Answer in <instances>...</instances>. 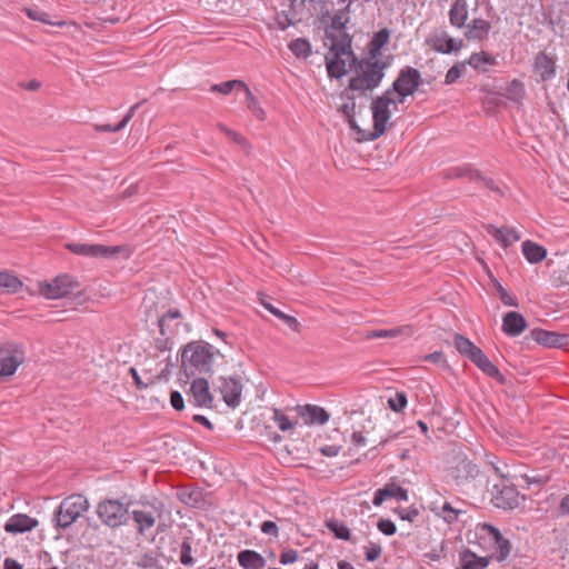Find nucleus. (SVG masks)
<instances>
[{"instance_id": "aec40b11", "label": "nucleus", "mask_w": 569, "mask_h": 569, "mask_svg": "<svg viewBox=\"0 0 569 569\" xmlns=\"http://www.w3.org/2000/svg\"><path fill=\"white\" fill-rule=\"evenodd\" d=\"M527 328V322L522 315L516 311H509L502 319V331L509 337H517Z\"/></svg>"}, {"instance_id": "0eeeda50", "label": "nucleus", "mask_w": 569, "mask_h": 569, "mask_svg": "<svg viewBox=\"0 0 569 569\" xmlns=\"http://www.w3.org/2000/svg\"><path fill=\"white\" fill-rule=\"evenodd\" d=\"M491 501L500 509H515L519 506L520 495L516 486L509 480H499L491 490Z\"/></svg>"}, {"instance_id": "1a4fd4ad", "label": "nucleus", "mask_w": 569, "mask_h": 569, "mask_svg": "<svg viewBox=\"0 0 569 569\" xmlns=\"http://www.w3.org/2000/svg\"><path fill=\"white\" fill-rule=\"evenodd\" d=\"M77 282L69 274H61L56 277L51 282L40 283V293L47 299H59L69 295Z\"/></svg>"}, {"instance_id": "4be33fe9", "label": "nucleus", "mask_w": 569, "mask_h": 569, "mask_svg": "<svg viewBox=\"0 0 569 569\" xmlns=\"http://www.w3.org/2000/svg\"><path fill=\"white\" fill-rule=\"evenodd\" d=\"M492 556L479 557L473 551L466 549L459 555L458 569H485Z\"/></svg>"}, {"instance_id": "f03ea898", "label": "nucleus", "mask_w": 569, "mask_h": 569, "mask_svg": "<svg viewBox=\"0 0 569 569\" xmlns=\"http://www.w3.org/2000/svg\"><path fill=\"white\" fill-rule=\"evenodd\" d=\"M327 39L330 40L329 53L326 56V66L330 78H341L347 73V61L350 59V68L357 63V58L351 50V41L348 37L338 39L327 31Z\"/></svg>"}, {"instance_id": "4c0bfd02", "label": "nucleus", "mask_w": 569, "mask_h": 569, "mask_svg": "<svg viewBox=\"0 0 569 569\" xmlns=\"http://www.w3.org/2000/svg\"><path fill=\"white\" fill-rule=\"evenodd\" d=\"M243 92H244V96H246L247 108L252 112V114L257 119H259L261 121L264 120L266 119V112L261 108L258 99L253 96V93L251 92V90L249 89L248 86L244 87Z\"/></svg>"}, {"instance_id": "5701e85b", "label": "nucleus", "mask_w": 569, "mask_h": 569, "mask_svg": "<svg viewBox=\"0 0 569 569\" xmlns=\"http://www.w3.org/2000/svg\"><path fill=\"white\" fill-rule=\"evenodd\" d=\"M181 319V312L178 309H171L157 319L161 336L169 337L174 333Z\"/></svg>"}, {"instance_id": "680f3d73", "label": "nucleus", "mask_w": 569, "mask_h": 569, "mask_svg": "<svg viewBox=\"0 0 569 569\" xmlns=\"http://www.w3.org/2000/svg\"><path fill=\"white\" fill-rule=\"evenodd\" d=\"M170 403L178 411H181L184 408L183 397L179 391L171 392Z\"/></svg>"}, {"instance_id": "e2e57ef3", "label": "nucleus", "mask_w": 569, "mask_h": 569, "mask_svg": "<svg viewBox=\"0 0 569 569\" xmlns=\"http://www.w3.org/2000/svg\"><path fill=\"white\" fill-rule=\"evenodd\" d=\"M278 318L281 319L282 321H284L286 325L293 331H296V332L300 331V323L295 317L281 312Z\"/></svg>"}, {"instance_id": "a878e982", "label": "nucleus", "mask_w": 569, "mask_h": 569, "mask_svg": "<svg viewBox=\"0 0 569 569\" xmlns=\"http://www.w3.org/2000/svg\"><path fill=\"white\" fill-rule=\"evenodd\" d=\"M468 19V4L466 0H455L450 11L449 21L450 24L456 28H462L466 26Z\"/></svg>"}, {"instance_id": "49530a36", "label": "nucleus", "mask_w": 569, "mask_h": 569, "mask_svg": "<svg viewBox=\"0 0 569 569\" xmlns=\"http://www.w3.org/2000/svg\"><path fill=\"white\" fill-rule=\"evenodd\" d=\"M218 128L220 131H222L224 134H227V137H229L233 142L238 143L239 146H241L243 149H246L247 151H249L250 149V143L248 142V140L241 136L240 133L227 128L224 124L222 123H219L218 124Z\"/></svg>"}, {"instance_id": "473e14b6", "label": "nucleus", "mask_w": 569, "mask_h": 569, "mask_svg": "<svg viewBox=\"0 0 569 569\" xmlns=\"http://www.w3.org/2000/svg\"><path fill=\"white\" fill-rule=\"evenodd\" d=\"M388 40L389 31L387 29H381L375 33L369 43V54L371 59L377 60V57L380 54V50L387 44Z\"/></svg>"}, {"instance_id": "6ab92c4d", "label": "nucleus", "mask_w": 569, "mask_h": 569, "mask_svg": "<svg viewBox=\"0 0 569 569\" xmlns=\"http://www.w3.org/2000/svg\"><path fill=\"white\" fill-rule=\"evenodd\" d=\"M487 232L495 238L503 248H508L513 242L520 240V233L510 227H495L493 224L486 226Z\"/></svg>"}, {"instance_id": "dca6fc26", "label": "nucleus", "mask_w": 569, "mask_h": 569, "mask_svg": "<svg viewBox=\"0 0 569 569\" xmlns=\"http://www.w3.org/2000/svg\"><path fill=\"white\" fill-rule=\"evenodd\" d=\"M38 526V520L24 513H17L9 518L4 530L9 533H23L31 531Z\"/></svg>"}, {"instance_id": "2eb2a0df", "label": "nucleus", "mask_w": 569, "mask_h": 569, "mask_svg": "<svg viewBox=\"0 0 569 569\" xmlns=\"http://www.w3.org/2000/svg\"><path fill=\"white\" fill-rule=\"evenodd\" d=\"M64 248L74 254L87 258H107V246L104 244L68 242Z\"/></svg>"}, {"instance_id": "72a5a7b5", "label": "nucleus", "mask_w": 569, "mask_h": 569, "mask_svg": "<svg viewBox=\"0 0 569 569\" xmlns=\"http://www.w3.org/2000/svg\"><path fill=\"white\" fill-rule=\"evenodd\" d=\"M22 287L20 279L10 272H0V292L14 293Z\"/></svg>"}, {"instance_id": "7c9ffc66", "label": "nucleus", "mask_w": 569, "mask_h": 569, "mask_svg": "<svg viewBox=\"0 0 569 569\" xmlns=\"http://www.w3.org/2000/svg\"><path fill=\"white\" fill-rule=\"evenodd\" d=\"M490 23L483 19H473L465 36L469 40H482L487 38Z\"/></svg>"}, {"instance_id": "de8ad7c7", "label": "nucleus", "mask_w": 569, "mask_h": 569, "mask_svg": "<svg viewBox=\"0 0 569 569\" xmlns=\"http://www.w3.org/2000/svg\"><path fill=\"white\" fill-rule=\"evenodd\" d=\"M23 11L28 16V18H30L31 20H34V21H40L42 23L51 24V26H62L63 24L62 22H57V23L52 22L51 20H49L48 13L40 11L38 9L24 8Z\"/></svg>"}, {"instance_id": "37998d69", "label": "nucleus", "mask_w": 569, "mask_h": 569, "mask_svg": "<svg viewBox=\"0 0 569 569\" xmlns=\"http://www.w3.org/2000/svg\"><path fill=\"white\" fill-rule=\"evenodd\" d=\"M180 562L183 566H192L194 563V559L192 557V546L190 538H184L180 546Z\"/></svg>"}, {"instance_id": "393cba45", "label": "nucleus", "mask_w": 569, "mask_h": 569, "mask_svg": "<svg viewBox=\"0 0 569 569\" xmlns=\"http://www.w3.org/2000/svg\"><path fill=\"white\" fill-rule=\"evenodd\" d=\"M470 361L487 376L498 379L501 382L503 381V377L499 369L491 362V360L483 353L481 349L478 350L473 357H471Z\"/></svg>"}, {"instance_id": "9b49d317", "label": "nucleus", "mask_w": 569, "mask_h": 569, "mask_svg": "<svg viewBox=\"0 0 569 569\" xmlns=\"http://www.w3.org/2000/svg\"><path fill=\"white\" fill-rule=\"evenodd\" d=\"M218 382L217 388L220 391L223 401L231 408L238 407L242 392L240 379L236 377H220Z\"/></svg>"}, {"instance_id": "cd10ccee", "label": "nucleus", "mask_w": 569, "mask_h": 569, "mask_svg": "<svg viewBox=\"0 0 569 569\" xmlns=\"http://www.w3.org/2000/svg\"><path fill=\"white\" fill-rule=\"evenodd\" d=\"M535 70L540 76L542 81L551 79L556 72L553 59L547 56L545 52L538 53L535 59Z\"/></svg>"}, {"instance_id": "4d7b16f0", "label": "nucleus", "mask_w": 569, "mask_h": 569, "mask_svg": "<svg viewBox=\"0 0 569 569\" xmlns=\"http://www.w3.org/2000/svg\"><path fill=\"white\" fill-rule=\"evenodd\" d=\"M291 6L295 10H302L309 3L313 6L315 10H319L317 6L320 8L322 3H326L328 0H290Z\"/></svg>"}, {"instance_id": "13d9d810", "label": "nucleus", "mask_w": 569, "mask_h": 569, "mask_svg": "<svg viewBox=\"0 0 569 569\" xmlns=\"http://www.w3.org/2000/svg\"><path fill=\"white\" fill-rule=\"evenodd\" d=\"M378 529L386 536H392L396 533V525L388 519H380L377 523Z\"/></svg>"}, {"instance_id": "bb28decb", "label": "nucleus", "mask_w": 569, "mask_h": 569, "mask_svg": "<svg viewBox=\"0 0 569 569\" xmlns=\"http://www.w3.org/2000/svg\"><path fill=\"white\" fill-rule=\"evenodd\" d=\"M237 559L243 569H262L266 566L264 558L254 550H242L238 553Z\"/></svg>"}, {"instance_id": "864d4df0", "label": "nucleus", "mask_w": 569, "mask_h": 569, "mask_svg": "<svg viewBox=\"0 0 569 569\" xmlns=\"http://www.w3.org/2000/svg\"><path fill=\"white\" fill-rule=\"evenodd\" d=\"M273 420L281 431L290 430L296 425V422H291L279 409H273Z\"/></svg>"}, {"instance_id": "8fccbe9b", "label": "nucleus", "mask_w": 569, "mask_h": 569, "mask_svg": "<svg viewBox=\"0 0 569 569\" xmlns=\"http://www.w3.org/2000/svg\"><path fill=\"white\" fill-rule=\"evenodd\" d=\"M137 108H138V104L130 107V109L126 112V114L118 122L111 123L109 121V132H118V131L122 130L128 124V122L131 120V118L133 117Z\"/></svg>"}, {"instance_id": "f3484780", "label": "nucleus", "mask_w": 569, "mask_h": 569, "mask_svg": "<svg viewBox=\"0 0 569 569\" xmlns=\"http://www.w3.org/2000/svg\"><path fill=\"white\" fill-rule=\"evenodd\" d=\"M298 413L305 419L306 425H325L330 415L322 408L316 405H305L297 407Z\"/></svg>"}, {"instance_id": "a211bd4d", "label": "nucleus", "mask_w": 569, "mask_h": 569, "mask_svg": "<svg viewBox=\"0 0 569 569\" xmlns=\"http://www.w3.org/2000/svg\"><path fill=\"white\" fill-rule=\"evenodd\" d=\"M389 498H395L398 501H407L408 491L405 488L396 485L395 482H390L375 492L372 502L375 506L378 507L381 506L382 502Z\"/></svg>"}, {"instance_id": "39448f33", "label": "nucleus", "mask_w": 569, "mask_h": 569, "mask_svg": "<svg viewBox=\"0 0 569 569\" xmlns=\"http://www.w3.org/2000/svg\"><path fill=\"white\" fill-rule=\"evenodd\" d=\"M87 508L88 501L81 495L64 498L54 513L57 527L62 529L70 527Z\"/></svg>"}, {"instance_id": "423d86ee", "label": "nucleus", "mask_w": 569, "mask_h": 569, "mask_svg": "<svg viewBox=\"0 0 569 569\" xmlns=\"http://www.w3.org/2000/svg\"><path fill=\"white\" fill-rule=\"evenodd\" d=\"M26 360L23 346L17 342H6L0 347V377L14 375L18 367Z\"/></svg>"}, {"instance_id": "69168bd1", "label": "nucleus", "mask_w": 569, "mask_h": 569, "mask_svg": "<svg viewBox=\"0 0 569 569\" xmlns=\"http://www.w3.org/2000/svg\"><path fill=\"white\" fill-rule=\"evenodd\" d=\"M355 108L356 104L352 101L351 103H343L340 108V111L346 118H352V116H355Z\"/></svg>"}, {"instance_id": "2f4dec72", "label": "nucleus", "mask_w": 569, "mask_h": 569, "mask_svg": "<svg viewBox=\"0 0 569 569\" xmlns=\"http://www.w3.org/2000/svg\"><path fill=\"white\" fill-rule=\"evenodd\" d=\"M453 345L457 351L469 360L480 350L471 340L460 333H455Z\"/></svg>"}, {"instance_id": "f704fd0d", "label": "nucleus", "mask_w": 569, "mask_h": 569, "mask_svg": "<svg viewBox=\"0 0 569 569\" xmlns=\"http://www.w3.org/2000/svg\"><path fill=\"white\" fill-rule=\"evenodd\" d=\"M413 333V330L410 326H401L393 329H381V330H373L368 333L367 338H395L398 336H407L410 337Z\"/></svg>"}, {"instance_id": "b1692460", "label": "nucleus", "mask_w": 569, "mask_h": 569, "mask_svg": "<svg viewBox=\"0 0 569 569\" xmlns=\"http://www.w3.org/2000/svg\"><path fill=\"white\" fill-rule=\"evenodd\" d=\"M318 13L321 16L322 22L330 21L326 32L328 31L329 33L333 34L331 31L335 30L339 31L340 33H345L346 21L343 20V13L341 11L331 16L329 9L326 7V3H322L318 10ZM342 37L347 36L342 34Z\"/></svg>"}, {"instance_id": "ea45409f", "label": "nucleus", "mask_w": 569, "mask_h": 569, "mask_svg": "<svg viewBox=\"0 0 569 569\" xmlns=\"http://www.w3.org/2000/svg\"><path fill=\"white\" fill-rule=\"evenodd\" d=\"M505 97L511 101L520 102L525 97V86L519 80H512L506 87Z\"/></svg>"}, {"instance_id": "0e129e2a", "label": "nucleus", "mask_w": 569, "mask_h": 569, "mask_svg": "<svg viewBox=\"0 0 569 569\" xmlns=\"http://www.w3.org/2000/svg\"><path fill=\"white\" fill-rule=\"evenodd\" d=\"M298 559V552L296 550H287L280 555V562L282 565L293 563Z\"/></svg>"}, {"instance_id": "f257e3e1", "label": "nucleus", "mask_w": 569, "mask_h": 569, "mask_svg": "<svg viewBox=\"0 0 569 569\" xmlns=\"http://www.w3.org/2000/svg\"><path fill=\"white\" fill-rule=\"evenodd\" d=\"M214 359L213 347L208 342L188 343L181 353V369L187 378L209 372Z\"/></svg>"}, {"instance_id": "9d476101", "label": "nucleus", "mask_w": 569, "mask_h": 569, "mask_svg": "<svg viewBox=\"0 0 569 569\" xmlns=\"http://www.w3.org/2000/svg\"><path fill=\"white\" fill-rule=\"evenodd\" d=\"M132 499L124 495L119 499H109V528L127 525L131 519Z\"/></svg>"}, {"instance_id": "a19ab883", "label": "nucleus", "mask_w": 569, "mask_h": 569, "mask_svg": "<svg viewBox=\"0 0 569 569\" xmlns=\"http://www.w3.org/2000/svg\"><path fill=\"white\" fill-rule=\"evenodd\" d=\"M327 527L329 528L330 531H332L335 533V536L338 539H342V540H347V541L350 540V537H351L350 530L345 523L339 522L337 520H329V521H327Z\"/></svg>"}, {"instance_id": "f8f14e48", "label": "nucleus", "mask_w": 569, "mask_h": 569, "mask_svg": "<svg viewBox=\"0 0 569 569\" xmlns=\"http://www.w3.org/2000/svg\"><path fill=\"white\" fill-rule=\"evenodd\" d=\"M480 531L483 537H487L490 541L495 543V547L497 549V555L495 556L496 560H506L511 552V543L509 542V540L502 537L498 528L488 523L481 525Z\"/></svg>"}, {"instance_id": "c756f323", "label": "nucleus", "mask_w": 569, "mask_h": 569, "mask_svg": "<svg viewBox=\"0 0 569 569\" xmlns=\"http://www.w3.org/2000/svg\"><path fill=\"white\" fill-rule=\"evenodd\" d=\"M522 253L530 263H538L547 256V250L530 240L522 242Z\"/></svg>"}, {"instance_id": "58836bf2", "label": "nucleus", "mask_w": 569, "mask_h": 569, "mask_svg": "<svg viewBox=\"0 0 569 569\" xmlns=\"http://www.w3.org/2000/svg\"><path fill=\"white\" fill-rule=\"evenodd\" d=\"M290 51L297 57V58H308L311 53V44L310 42L305 38H298L289 43Z\"/></svg>"}, {"instance_id": "6e6d98bb", "label": "nucleus", "mask_w": 569, "mask_h": 569, "mask_svg": "<svg viewBox=\"0 0 569 569\" xmlns=\"http://www.w3.org/2000/svg\"><path fill=\"white\" fill-rule=\"evenodd\" d=\"M382 548L380 545L375 542H369L367 547H365V555L368 561L377 560L381 555Z\"/></svg>"}, {"instance_id": "774afa93", "label": "nucleus", "mask_w": 569, "mask_h": 569, "mask_svg": "<svg viewBox=\"0 0 569 569\" xmlns=\"http://www.w3.org/2000/svg\"><path fill=\"white\" fill-rule=\"evenodd\" d=\"M559 510L562 515H569V493L561 499Z\"/></svg>"}, {"instance_id": "603ef678", "label": "nucleus", "mask_w": 569, "mask_h": 569, "mask_svg": "<svg viewBox=\"0 0 569 569\" xmlns=\"http://www.w3.org/2000/svg\"><path fill=\"white\" fill-rule=\"evenodd\" d=\"M389 408L395 412H400L407 406V396L405 392H397L395 397L388 400Z\"/></svg>"}, {"instance_id": "79ce46f5", "label": "nucleus", "mask_w": 569, "mask_h": 569, "mask_svg": "<svg viewBox=\"0 0 569 569\" xmlns=\"http://www.w3.org/2000/svg\"><path fill=\"white\" fill-rule=\"evenodd\" d=\"M247 84L241 80H229L219 84H213L211 91L219 92L221 94H229L234 88H240L242 91Z\"/></svg>"}, {"instance_id": "09e8293b", "label": "nucleus", "mask_w": 569, "mask_h": 569, "mask_svg": "<svg viewBox=\"0 0 569 569\" xmlns=\"http://www.w3.org/2000/svg\"><path fill=\"white\" fill-rule=\"evenodd\" d=\"M466 71V62H458L453 64L447 72L445 78L446 84H451L456 82Z\"/></svg>"}, {"instance_id": "ddd939ff", "label": "nucleus", "mask_w": 569, "mask_h": 569, "mask_svg": "<svg viewBox=\"0 0 569 569\" xmlns=\"http://www.w3.org/2000/svg\"><path fill=\"white\" fill-rule=\"evenodd\" d=\"M530 337L537 343L547 348H569V333H558L555 331H547L543 329H533L530 332Z\"/></svg>"}, {"instance_id": "c9c22d12", "label": "nucleus", "mask_w": 569, "mask_h": 569, "mask_svg": "<svg viewBox=\"0 0 569 569\" xmlns=\"http://www.w3.org/2000/svg\"><path fill=\"white\" fill-rule=\"evenodd\" d=\"M169 366L170 363H168L167 367L157 377H149L148 382L142 381L141 377L138 375L137 370L133 367L129 368V373L132 376L137 389L144 390L148 388L149 385L154 383L157 380H160L162 378L167 379L168 375L170 373V370L168 368Z\"/></svg>"}, {"instance_id": "c03bdc74", "label": "nucleus", "mask_w": 569, "mask_h": 569, "mask_svg": "<svg viewBox=\"0 0 569 569\" xmlns=\"http://www.w3.org/2000/svg\"><path fill=\"white\" fill-rule=\"evenodd\" d=\"M465 62H466V66L469 64L475 69H481V64H483V63L492 64L495 62V60L491 56H489L486 52H478V53H472L470 56V58Z\"/></svg>"}, {"instance_id": "3c124183", "label": "nucleus", "mask_w": 569, "mask_h": 569, "mask_svg": "<svg viewBox=\"0 0 569 569\" xmlns=\"http://www.w3.org/2000/svg\"><path fill=\"white\" fill-rule=\"evenodd\" d=\"M493 284L499 293V298L505 306L518 307L517 299L507 292L498 280H493Z\"/></svg>"}, {"instance_id": "6e6552de", "label": "nucleus", "mask_w": 569, "mask_h": 569, "mask_svg": "<svg viewBox=\"0 0 569 569\" xmlns=\"http://www.w3.org/2000/svg\"><path fill=\"white\" fill-rule=\"evenodd\" d=\"M421 83L420 72L411 67H406L392 83V91L398 96L408 97L415 93Z\"/></svg>"}, {"instance_id": "5fc2aeb1", "label": "nucleus", "mask_w": 569, "mask_h": 569, "mask_svg": "<svg viewBox=\"0 0 569 569\" xmlns=\"http://www.w3.org/2000/svg\"><path fill=\"white\" fill-rule=\"evenodd\" d=\"M460 512V510L453 508L449 502H445L441 507V516L448 523L456 521Z\"/></svg>"}, {"instance_id": "4468645a", "label": "nucleus", "mask_w": 569, "mask_h": 569, "mask_svg": "<svg viewBox=\"0 0 569 569\" xmlns=\"http://www.w3.org/2000/svg\"><path fill=\"white\" fill-rule=\"evenodd\" d=\"M190 395L196 406L212 407L213 396L210 392L209 382L206 379H194L190 387Z\"/></svg>"}, {"instance_id": "bf43d9fd", "label": "nucleus", "mask_w": 569, "mask_h": 569, "mask_svg": "<svg viewBox=\"0 0 569 569\" xmlns=\"http://www.w3.org/2000/svg\"><path fill=\"white\" fill-rule=\"evenodd\" d=\"M261 532L264 535L271 536V537H278L279 535V528L276 522L267 520L263 521L260 526Z\"/></svg>"}, {"instance_id": "7ed1b4c3", "label": "nucleus", "mask_w": 569, "mask_h": 569, "mask_svg": "<svg viewBox=\"0 0 569 569\" xmlns=\"http://www.w3.org/2000/svg\"><path fill=\"white\" fill-rule=\"evenodd\" d=\"M386 68V63L376 59H357V63L352 68L356 76L349 80V89L353 91L373 90L380 84Z\"/></svg>"}, {"instance_id": "338daca9", "label": "nucleus", "mask_w": 569, "mask_h": 569, "mask_svg": "<svg viewBox=\"0 0 569 569\" xmlns=\"http://www.w3.org/2000/svg\"><path fill=\"white\" fill-rule=\"evenodd\" d=\"M351 441L355 446L360 447L366 445V437L360 431H355L351 437Z\"/></svg>"}, {"instance_id": "052dcab7", "label": "nucleus", "mask_w": 569, "mask_h": 569, "mask_svg": "<svg viewBox=\"0 0 569 569\" xmlns=\"http://www.w3.org/2000/svg\"><path fill=\"white\" fill-rule=\"evenodd\" d=\"M157 563V560L154 557H152L151 555H142L141 557H139L136 561V565L140 568H144V569H150V568H153Z\"/></svg>"}, {"instance_id": "20e7f679", "label": "nucleus", "mask_w": 569, "mask_h": 569, "mask_svg": "<svg viewBox=\"0 0 569 569\" xmlns=\"http://www.w3.org/2000/svg\"><path fill=\"white\" fill-rule=\"evenodd\" d=\"M390 106L396 109V99L391 97V89L372 100L373 131L368 132V137L363 136L362 139L376 140L386 132L388 121L391 118Z\"/></svg>"}, {"instance_id": "a18cd8bd", "label": "nucleus", "mask_w": 569, "mask_h": 569, "mask_svg": "<svg viewBox=\"0 0 569 569\" xmlns=\"http://www.w3.org/2000/svg\"><path fill=\"white\" fill-rule=\"evenodd\" d=\"M109 266L114 260H126L131 256V249L128 246L109 247Z\"/></svg>"}, {"instance_id": "412c9836", "label": "nucleus", "mask_w": 569, "mask_h": 569, "mask_svg": "<svg viewBox=\"0 0 569 569\" xmlns=\"http://www.w3.org/2000/svg\"><path fill=\"white\" fill-rule=\"evenodd\" d=\"M429 43L431 48L441 53H451L453 51H459L462 48V41H456L447 32H441L440 34L433 36Z\"/></svg>"}, {"instance_id": "c85d7f7f", "label": "nucleus", "mask_w": 569, "mask_h": 569, "mask_svg": "<svg viewBox=\"0 0 569 569\" xmlns=\"http://www.w3.org/2000/svg\"><path fill=\"white\" fill-rule=\"evenodd\" d=\"M131 518H133L138 532L141 535L152 528L157 520L154 512L149 510H132Z\"/></svg>"}, {"instance_id": "e433bc0d", "label": "nucleus", "mask_w": 569, "mask_h": 569, "mask_svg": "<svg viewBox=\"0 0 569 569\" xmlns=\"http://www.w3.org/2000/svg\"><path fill=\"white\" fill-rule=\"evenodd\" d=\"M446 178H468L469 180L475 181V179L481 178V173L478 170L472 169L470 166H462L450 169L447 172Z\"/></svg>"}]
</instances>
